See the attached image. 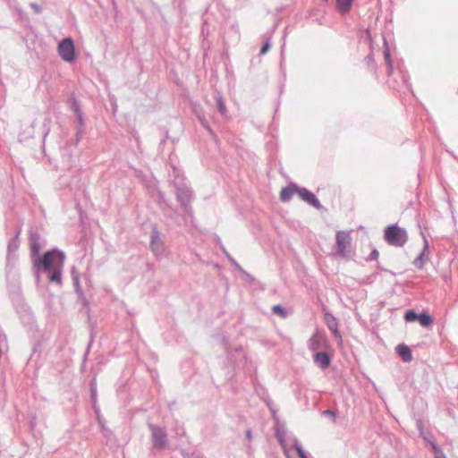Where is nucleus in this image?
Segmentation results:
<instances>
[{"mask_svg":"<svg viewBox=\"0 0 458 458\" xmlns=\"http://www.w3.org/2000/svg\"><path fill=\"white\" fill-rule=\"evenodd\" d=\"M64 253L58 250L47 251L43 257L34 261L37 270L49 271V281L62 284V269L64 263Z\"/></svg>","mask_w":458,"mask_h":458,"instance_id":"1","label":"nucleus"},{"mask_svg":"<svg viewBox=\"0 0 458 458\" xmlns=\"http://www.w3.org/2000/svg\"><path fill=\"white\" fill-rule=\"evenodd\" d=\"M384 239L391 246L403 247L408 241V233L404 228L396 224L390 225L385 228Z\"/></svg>","mask_w":458,"mask_h":458,"instance_id":"2","label":"nucleus"},{"mask_svg":"<svg viewBox=\"0 0 458 458\" xmlns=\"http://www.w3.org/2000/svg\"><path fill=\"white\" fill-rule=\"evenodd\" d=\"M176 187V196L178 201L182 206L184 211L189 215H191V208L190 206L191 201L192 200L193 195L191 190L185 185L184 183H175Z\"/></svg>","mask_w":458,"mask_h":458,"instance_id":"3","label":"nucleus"},{"mask_svg":"<svg viewBox=\"0 0 458 458\" xmlns=\"http://www.w3.org/2000/svg\"><path fill=\"white\" fill-rule=\"evenodd\" d=\"M57 51L64 62L72 63L75 60L74 43L71 38H65L61 40L58 44Z\"/></svg>","mask_w":458,"mask_h":458,"instance_id":"4","label":"nucleus"},{"mask_svg":"<svg viewBox=\"0 0 458 458\" xmlns=\"http://www.w3.org/2000/svg\"><path fill=\"white\" fill-rule=\"evenodd\" d=\"M352 237L350 233L345 231H339L336 233V254L341 257L347 255L348 250L351 247Z\"/></svg>","mask_w":458,"mask_h":458,"instance_id":"5","label":"nucleus"},{"mask_svg":"<svg viewBox=\"0 0 458 458\" xmlns=\"http://www.w3.org/2000/svg\"><path fill=\"white\" fill-rule=\"evenodd\" d=\"M154 447L163 449L167 446V435L164 428L150 424Z\"/></svg>","mask_w":458,"mask_h":458,"instance_id":"6","label":"nucleus"},{"mask_svg":"<svg viewBox=\"0 0 458 458\" xmlns=\"http://www.w3.org/2000/svg\"><path fill=\"white\" fill-rule=\"evenodd\" d=\"M308 347L312 352L326 350L328 347L327 339L325 335L316 331L308 341Z\"/></svg>","mask_w":458,"mask_h":458,"instance_id":"7","label":"nucleus"},{"mask_svg":"<svg viewBox=\"0 0 458 458\" xmlns=\"http://www.w3.org/2000/svg\"><path fill=\"white\" fill-rule=\"evenodd\" d=\"M150 249L154 255L160 258L165 253L164 242L161 240L158 230L154 227L151 233L150 239Z\"/></svg>","mask_w":458,"mask_h":458,"instance_id":"8","label":"nucleus"},{"mask_svg":"<svg viewBox=\"0 0 458 458\" xmlns=\"http://www.w3.org/2000/svg\"><path fill=\"white\" fill-rule=\"evenodd\" d=\"M20 231L17 232L16 235L12 238L7 245V256H6V265L13 266L16 261L15 252L18 250L20 247L19 241Z\"/></svg>","mask_w":458,"mask_h":458,"instance_id":"9","label":"nucleus"},{"mask_svg":"<svg viewBox=\"0 0 458 458\" xmlns=\"http://www.w3.org/2000/svg\"><path fill=\"white\" fill-rule=\"evenodd\" d=\"M298 196L306 203L309 205L314 207L317 209L322 208V206L320 204V201L315 196L314 193L308 191L306 188L300 187Z\"/></svg>","mask_w":458,"mask_h":458,"instance_id":"10","label":"nucleus"},{"mask_svg":"<svg viewBox=\"0 0 458 458\" xmlns=\"http://www.w3.org/2000/svg\"><path fill=\"white\" fill-rule=\"evenodd\" d=\"M423 237V250L421 253L418 256V258L414 260V266L418 268H422L425 263L429 259V251H428V242L424 234Z\"/></svg>","mask_w":458,"mask_h":458,"instance_id":"11","label":"nucleus"},{"mask_svg":"<svg viewBox=\"0 0 458 458\" xmlns=\"http://www.w3.org/2000/svg\"><path fill=\"white\" fill-rule=\"evenodd\" d=\"M276 437L278 439L281 446L283 447L287 458H292L289 454L288 445L286 441L287 431L284 426H276Z\"/></svg>","mask_w":458,"mask_h":458,"instance_id":"12","label":"nucleus"},{"mask_svg":"<svg viewBox=\"0 0 458 458\" xmlns=\"http://www.w3.org/2000/svg\"><path fill=\"white\" fill-rule=\"evenodd\" d=\"M313 360L316 365L320 369H326L331 363V358L326 352H317L313 355Z\"/></svg>","mask_w":458,"mask_h":458,"instance_id":"13","label":"nucleus"},{"mask_svg":"<svg viewBox=\"0 0 458 458\" xmlns=\"http://www.w3.org/2000/svg\"><path fill=\"white\" fill-rule=\"evenodd\" d=\"M299 186L295 183H290L286 187L283 188L280 193V199L283 202H288L294 193L298 194Z\"/></svg>","mask_w":458,"mask_h":458,"instance_id":"14","label":"nucleus"},{"mask_svg":"<svg viewBox=\"0 0 458 458\" xmlns=\"http://www.w3.org/2000/svg\"><path fill=\"white\" fill-rule=\"evenodd\" d=\"M325 322L329 330L332 331L335 336L340 337L338 331V322L331 313H325Z\"/></svg>","mask_w":458,"mask_h":458,"instance_id":"15","label":"nucleus"},{"mask_svg":"<svg viewBox=\"0 0 458 458\" xmlns=\"http://www.w3.org/2000/svg\"><path fill=\"white\" fill-rule=\"evenodd\" d=\"M396 352L401 356L404 362H409L412 360L411 351L405 344H398L396 346Z\"/></svg>","mask_w":458,"mask_h":458,"instance_id":"16","label":"nucleus"},{"mask_svg":"<svg viewBox=\"0 0 458 458\" xmlns=\"http://www.w3.org/2000/svg\"><path fill=\"white\" fill-rule=\"evenodd\" d=\"M384 56L387 66V74L391 75L393 73V62L386 39H384Z\"/></svg>","mask_w":458,"mask_h":458,"instance_id":"17","label":"nucleus"},{"mask_svg":"<svg viewBox=\"0 0 458 458\" xmlns=\"http://www.w3.org/2000/svg\"><path fill=\"white\" fill-rule=\"evenodd\" d=\"M352 0H336L337 10L342 13H347L352 6Z\"/></svg>","mask_w":458,"mask_h":458,"instance_id":"18","label":"nucleus"},{"mask_svg":"<svg viewBox=\"0 0 458 458\" xmlns=\"http://www.w3.org/2000/svg\"><path fill=\"white\" fill-rule=\"evenodd\" d=\"M71 109L77 116L80 126L82 127L84 124L83 118H82V113L81 111L79 103L75 99H72V101Z\"/></svg>","mask_w":458,"mask_h":458,"instance_id":"19","label":"nucleus"},{"mask_svg":"<svg viewBox=\"0 0 458 458\" xmlns=\"http://www.w3.org/2000/svg\"><path fill=\"white\" fill-rule=\"evenodd\" d=\"M418 320L420 324L424 327H428L433 323L432 318L427 312L419 314Z\"/></svg>","mask_w":458,"mask_h":458,"instance_id":"20","label":"nucleus"},{"mask_svg":"<svg viewBox=\"0 0 458 458\" xmlns=\"http://www.w3.org/2000/svg\"><path fill=\"white\" fill-rule=\"evenodd\" d=\"M216 104H217V108H218L219 113L222 115L226 116V114H227L226 106H225V104L219 93L216 94Z\"/></svg>","mask_w":458,"mask_h":458,"instance_id":"21","label":"nucleus"},{"mask_svg":"<svg viewBox=\"0 0 458 458\" xmlns=\"http://www.w3.org/2000/svg\"><path fill=\"white\" fill-rule=\"evenodd\" d=\"M291 441L293 442V445L296 450V452L298 453L299 454V457L300 458H308L307 455L305 454V452L302 448V446L301 445V444L299 443V441L297 440L296 437H293L291 438Z\"/></svg>","mask_w":458,"mask_h":458,"instance_id":"22","label":"nucleus"},{"mask_svg":"<svg viewBox=\"0 0 458 458\" xmlns=\"http://www.w3.org/2000/svg\"><path fill=\"white\" fill-rule=\"evenodd\" d=\"M429 445L434 452L435 458H446L441 448L435 442H429Z\"/></svg>","mask_w":458,"mask_h":458,"instance_id":"23","label":"nucleus"},{"mask_svg":"<svg viewBox=\"0 0 458 458\" xmlns=\"http://www.w3.org/2000/svg\"><path fill=\"white\" fill-rule=\"evenodd\" d=\"M419 314H417L414 310H409L405 312L404 319L408 322H412L418 320Z\"/></svg>","mask_w":458,"mask_h":458,"instance_id":"24","label":"nucleus"},{"mask_svg":"<svg viewBox=\"0 0 458 458\" xmlns=\"http://www.w3.org/2000/svg\"><path fill=\"white\" fill-rule=\"evenodd\" d=\"M272 311L275 314H278L281 318H285L287 315L286 310L281 305H274L272 307Z\"/></svg>","mask_w":458,"mask_h":458,"instance_id":"25","label":"nucleus"},{"mask_svg":"<svg viewBox=\"0 0 458 458\" xmlns=\"http://www.w3.org/2000/svg\"><path fill=\"white\" fill-rule=\"evenodd\" d=\"M365 61H366V64H367V66L368 68L371 71V72H375L376 71V64H375V62H374V57L372 55H368L365 58Z\"/></svg>","mask_w":458,"mask_h":458,"instance_id":"26","label":"nucleus"},{"mask_svg":"<svg viewBox=\"0 0 458 458\" xmlns=\"http://www.w3.org/2000/svg\"><path fill=\"white\" fill-rule=\"evenodd\" d=\"M72 280H73V284L75 286L76 292L81 293L82 291H81V288L80 285L79 276H76L73 271H72Z\"/></svg>","mask_w":458,"mask_h":458,"instance_id":"27","label":"nucleus"},{"mask_svg":"<svg viewBox=\"0 0 458 458\" xmlns=\"http://www.w3.org/2000/svg\"><path fill=\"white\" fill-rule=\"evenodd\" d=\"M199 119L202 124V126L211 134L213 135L214 132L213 131L211 130L210 126L208 124V122L206 121V119L204 117H201L199 115Z\"/></svg>","mask_w":458,"mask_h":458,"instance_id":"28","label":"nucleus"},{"mask_svg":"<svg viewBox=\"0 0 458 458\" xmlns=\"http://www.w3.org/2000/svg\"><path fill=\"white\" fill-rule=\"evenodd\" d=\"M417 426H418V428L420 432V435L423 436V438L429 444V442H432L431 440H429L424 434V431H423V425H422V422L420 420H418L417 422Z\"/></svg>","mask_w":458,"mask_h":458,"instance_id":"29","label":"nucleus"},{"mask_svg":"<svg viewBox=\"0 0 458 458\" xmlns=\"http://www.w3.org/2000/svg\"><path fill=\"white\" fill-rule=\"evenodd\" d=\"M38 251H39L38 244L36 242L32 241V242H31V253H32V255L33 256L38 255Z\"/></svg>","mask_w":458,"mask_h":458,"instance_id":"30","label":"nucleus"},{"mask_svg":"<svg viewBox=\"0 0 458 458\" xmlns=\"http://www.w3.org/2000/svg\"><path fill=\"white\" fill-rule=\"evenodd\" d=\"M324 416H328L333 418V420L335 421L336 419V413L332 410H326L322 412Z\"/></svg>","mask_w":458,"mask_h":458,"instance_id":"31","label":"nucleus"},{"mask_svg":"<svg viewBox=\"0 0 458 458\" xmlns=\"http://www.w3.org/2000/svg\"><path fill=\"white\" fill-rule=\"evenodd\" d=\"M270 48V42L269 40L266 41L263 47L260 49V55H265Z\"/></svg>","mask_w":458,"mask_h":458,"instance_id":"32","label":"nucleus"},{"mask_svg":"<svg viewBox=\"0 0 458 458\" xmlns=\"http://www.w3.org/2000/svg\"><path fill=\"white\" fill-rule=\"evenodd\" d=\"M378 257H379V252L377 251V250L374 249L369 255V259L376 260L378 259Z\"/></svg>","mask_w":458,"mask_h":458,"instance_id":"33","label":"nucleus"},{"mask_svg":"<svg viewBox=\"0 0 458 458\" xmlns=\"http://www.w3.org/2000/svg\"><path fill=\"white\" fill-rule=\"evenodd\" d=\"M229 261L232 263V265L238 270H242V267H240V265L237 263V261L233 258V257H229Z\"/></svg>","mask_w":458,"mask_h":458,"instance_id":"34","label":"nucleus"},{"mask_svg":"<svg viewBox=\"0 0 458 458\" xmlns=\"http://www.w3.org/2000/svg\"><path fill=\"white\" fill-rule=\"evenodd\" d=\"M30 7L38 13L41 12V7L38 4L31 3Z\"/></svg>","mask_w":458,"mask_h":458,"instance_id":"35","label":"nucleus"},{"mask_svg":"<svg viewBox=\"0 0 458 458\" xmlns=\"http://www.w3.org/2000/svg\"><path fill=\"white\" fill-rule=\"evenodd\" d=\"M91 397H92L93 402L95 403L96 402L97 394H96V389L93 388V387H91Z\"/></svg>","mask_w":458,"mask_h":458,"instance_id":"36","label":"nucleus"},{"mask_svg":"<svg viewBox=\"0 0 458 458\" xmlns=\"http://www.w3.org/2000/svg\"><path fill=\"white\" fill-rule=\"evenodd\" d=\"M186 458H202V456H200L199 454H188Z\"/></svg>","mask_w":458,"mask_h":458,"instance_id":"37","label":"nucleus"},{"mask_svg":"<svg viewBox=\"0 0 458 458\" xmlns=\"http://www.w3.org/2000/svg\"><path fill=\"white\" fill-rule=\"evenodd\" d=\"M246 437L249 440L252 438L251 431L250 429L246 431Z\"/></svg>","mask_w":458,"mask_h":458,"instance_id":"38","label":"nucleus"},{"mask_svg":"<svg viewBox=\"0 0 458 458\" xmlns=\"http://www.w3.org/2000/svg\"><path fill=\"white\" fill-rule=\"evenodd\" d=\"M225 257L229 259V257H232L226 250H224Z\"/></svg>","mask_w":458,"mask_h":458,"instance_id":"39","label":"nucleus"},{"mask_svg":"<svg viewBox=\"0 0 458 458\" xmlns=\"http://www.w3.org/2000/svg\"><path fill=\"white\" fill-rule=\"evenodd\" d=\"M159 198L163 200V194L159 193Z\"/></svg>","mask_w":458,"mask_h":458,"instance_id":"40","label":"nucleus"},{"mask_svg":"<svg viewBox=\"0 0 458 458\" xmlns=\"http://www.w3.org/2000/svg\"><path fill=\"white\" fill-rule=\"evenodd\" d=\"M325 2H327V0H324Z\"/></svg>","mask_w":458,"mask_h":458,"instance_id":"41","label":"nucleus"}]
</instances>
